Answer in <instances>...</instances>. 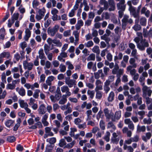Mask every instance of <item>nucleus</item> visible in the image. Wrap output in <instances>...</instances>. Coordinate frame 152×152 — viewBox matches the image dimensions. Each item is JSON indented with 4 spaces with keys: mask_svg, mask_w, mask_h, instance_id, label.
<instances>
[{
    "mask_svg": "<svg viewBox=\"0 0 152 152\" xmlns=\"http://www.w3.org/2000/svg\"><path fill=\"white\" fill-rule=\"evenodd\" d=\"M5 34V29L2 28L0 29V39H3Z\"/></svg>",
    "mask_w": 152,
    "mask_h": 152,
    "instance_id": "obj_37",
    "label": "nucleus"
},
{
    "mask_svg": "<svg viewBox=\"0 0 152 152\" xmlns=\"http://www.w3.org/2000/svg\"><path fill=\"white\" fill-rule=\"evenodd\" d=\"M110 84L107 81H106L104 83V89L106 93H107L110 90V88L109 87Z\"/></svg>",
    "mask_w": 152,
    "mask_h": 152,
    "instance_id": "obj_27",
    "label": "nucleus"
},
{
    "mask_svg": "<svg viewBox=\"0 0 152 152\" xmlns=\"http://www.w3.org/2000/svg\"><path fill=\"white\" fill-rule=\"evenodd\" d=\"M95 59V56L94 54L92 53L90 54L87 58V60L88 61H94Z\"/></svg>",
    "mask_w": 152,
    "mask_h": 152,
    "instance_id": "obj_35",
    "label": "nucleus"
},
{
    "mask_svg": "<svg viewBox=\"0 0 152 152\" xmlns=\"http://www.w3.org/2000/svg\"><path fill=\"white\" fill-rule=\"evenodd\" d=\"M117 7L118 10L124 11L126 8V6L124 4H122L120 3H118L117 4Z\"/></svg>",
    "mask_w": 152,
    "mask_h": 152,
    "instance_id": "obj_38",
    "label": "nucleus"
},
{
    "mask_svg": "<svg viewBox=\"0 0 152 152\" xmlns=\"http://www.w3.org/2000/svg\"><path fill=\"white\" fill-rule=\"evenodd\" d=\"M38 111L39 114L43 115L46 112V107L44 104H41L38 109Z\"/></svg>",
    "mask_w": 152,
    "mask_h": 152,
    "instance_id": "obj_13",
    "label": "nucleus"
},
{
    "mask_svg": "<svg viewBox=\"0 0 152 152\" xmlns=\"http://www.w3.org/2000/svg\"><path fill=\"white\" fill-rule=\"evenodd\" d=\"M66 144L65 139L62 138L60 140L58 145L61 147H63L64 146L66 145Z\"/></svg>",
    "mask_w": 152,
    "mask_h": 152,
    "instance_id": "obj_30",
    "label": "nucleus"
},
{
    "mask_svg": "<svg viewBox=\"0 0 152 152\" xmlns=\"http://www.w3.org/2000/svg\"><path fill=\"white\" fill-rule=\"evenodd\" d=\"M40 92V90L39 89L36 90L33 95V96L36 99L39 96V93Z\"/></svg>",
    "mask_w": 152,
    "mask_h": 152,
    "instance_id": "obj_46",
    "label": "nucleus"
},
{
    "mask_svg": "<svg viewBox=\"0 0 152 152\" xmlns=\"http://www.w3.org/2000/svg\"><path fill=\"white\" fill-rule=\"evenodd\" d=\"M115 96L114 93L113 91H111L108 97V100L109 102H111L113 100Z\"/></svg>",
    "mask_w": 152,
    "mask_h": 152,
    "instance_id": "obj_31",
    "label": "nucleus"
},
{
    "mask_svg": "<svg viewBox=\"0 0 152 152\" xmlns=\"http://www.w3.org/2000/svg\"><path fill=\"white\" fill-rule=\"evenodd\" d=\"M99 125L100 128L102 130H104L105 129V124L104 121L103 120H101L100 121Z\"/></svg>",
    "mask_w": 152,
    "mask_h": 152,
    "instance_id": "obj_59",
    "label": "nucleus"
},
{
    "mask_svg": "<svg viewBox=\"0 0 152 152\" xmlns=\"http://www.w3.org/2000/svg\"><path fill=\"white\" fill-rule=\"evenodd\" d=\"M76 141L75 140H73L71 142L67 144L65 147L66 148H71L73 147Z\"/></svg>",
    "mask_w": 152,
    "mask_h": 152,
    "instance_id": "obj_36",
    "label": "nucleus"
},
{
    "mask_svg": "<svg viewBox=\"0 0 152 152\" xmlns=\"http://www.w3.org/2000/svg\"><path fill=\"white\" fill-rule=\"evenodd\" d=\"M119 140L118 138L112 137L111 138V142L113 143L117 144L118 143Z\"/></svg>",
    "mask_w": 152,
    "mask_h": 152,
    "instance_id": "obj_51",
    "label": "nucleus"
},
{
    "mask_svg": "<svg viewBox=\"0 0 152 152\" xmlns=\"http://www.w3.org/2000/svg\"><path fill=\"white\" fill-rule=\"evenodd\" d=\"M18 102L21 107L24 108L28 113L31 112V110L28 108V105L24 100L19 99Z\"/></svg>",
    "mask_w": 152,
    "mask_h": 152,
    "instance_id": "obj_2",
    "label": "nucleus"
},
{
    "mask_svg": "<svg viewBox=\"0 0 152 152\" xmlns=\"http://www.w3.org/2000/svg\"><path fill=\"white\" fill-rule=\"evenodd\" d=\"M92 51L93 52L96 53L97 54H99L100 53L99 48L97 46H94L92 49Z\"/></svg>",
    "mask_w": 152,
    "mask_h": 152,
    "instance_id": "obj_40",
    "label": "nucleus"
},
{
    "mask_svg": "<svg viewBox=\"0 0 152 152\" xmlns=\"http://www.w3.org/2000/svg\"><path fill=\"white\" fill-rule=\"evenodd\" d=\"M47 141L49 142L50 144H53L56 141V138L54 137L48 138L47 139Z\"/></svg>",
    "mask_w": 152,
    "mask_h": 152,
    "instance_id": "obj_41",
    "label": "nucleus"
},
{
    "mask_svg": "<svg viewBox=\"0 0 152 152\" xmlns=\"http://www.w3.org/2000/svg\"><path fill=\"white\" fill-rule=\"evenodd\" d=\"M45 12V10L44 8L40 9L38 11V14L43 17H44Z\"/></svg>",
    "mask_w": 152,
    "mask_h": 152,
    "instance_id": "obj_52",
    "label": "nucleus"
},
{
    "mask_svg": "<svg viewBox=\"0 0 152 152\" xmlns=\"http://www.w3.org/2000/svg\"><path fill=\"white\" fill-rule=\"evenodd\" d=\"M51 23V20L50 19H48L44 23V26L46 28H47L50 25Z\"/></svg>",
    "mask_w": 152,
    "mask_h": 152,
    "instance_id": "obj_64",
    "label": "nucleus"
},
{
    "mask_svg": "<svg viewBox=\"0 0 152 152\" xmlns=\"http://www.w3.org/2000/svg\"><path fill=\"white\" fill-rule=\"evenodd\" d=\"M51 128L49 127H46L45 128V133L44 135V138H46L48 136H52L53 135V134L51 132Z\"/></svg>",
    "mask_w": 152,
    "mask_h": 152,
    "instance_id": "obj_9",
    "label": "nucleus"
},
{
    "mask_svg": "<svg viewBox=\"0 0 152 152\" xmlns=\"http://www.w3.org/2000/svg\"><path fill=\"white\" fill-rule=\"evenodd\" d=\"M6 75L5 73L3 72L1 75V79L2 81L5 83H7L6 80Z\"/></svg>",
    "mask_w": 152,
    "mask_h": 152,
    "instance_id": "obj_55",
    "label": "nucleus"
},
{
    "mask_svg": "<svg viewBox=\"0 0 152 152\" xmlns=\"http://www.w3.org/2000/svg\"><path fill=\"white\" fill-rule=\"evenodd\" d=\"M25 35L24 37V39L25 41L28 40L31 35V31L28 29H26L25 31Z\"/></svg>",
    "mask_w": 152,
    "mask_h": 152,
    "instance_id": "obj_23",
    "label": "nucleus"
},
{
    "mask_svg": "<svg viewBox=\"0 0 152 152\" xmlns=\"http://www.w3.org/2000/svg\"><path fill=\"white\" fill-rule=\"evenodd\" d=\"M115 76L113 75L110 76L108 77V79L106 80L110 84L111 82H113Z\"/></svg>",
    "mask_w": 152,
    "mask_h": 152,
    "instance_id": "obj_56",
    "label": "nucleus"
},
{
    "mask_svg": "<svg viewBox=\"0 0 152 152\" xmlns=\"http://www.w3.org/2000/svg\"><path fill=\"white\" fill-rule=\"evenodd\" d=\"M67 56V53L64 51H61V53L58 57L57 59L60 61L64 62L65 60L63 58L66 57Z\"/></svg>",
    "mask_w": 152,
    "mask_h": 152,
    "instance_id": "obj_11",
    "label": "nucleus"
},
{
    "mask_svg": "<svg viewBox=\"0 0 152 152\" xmlns=\"http://www.w3.org/2000/svg\"><path fill=\"white\" fill-rule=\"evenodd\" d=\"M85 45L87 48H89L92 46L94 43L92 41H89L85 44Z\"/></svg>",
    "mask_w": 152,
    "mask_h": 152,
    "instance_id": "obj_53",
    "label": "nucleus"
},
{
    "mask_svg": "<svg viewBox=\"0 0 152 152\" xmlns=\"http://www.w3.org/2000/svg\"><path fill=\"white\" fill-rule=\"evenodd\" d=\"M123 57V54L121 53H119L118 56H115L114 57V61L115 63H118L119 62L118 61V59L121 60L122 59Z\"/></svg>",
    "mask_w": 152,
    "mask_h": 152,
    "instance_id": "obj_33",
    "label": "nucleus"
},
{
    "mask_svg": "<svg viewBox=\"0 0 152 152\" xmlns=\"http://www.w3.org/2000/svg\"><path fill=\"white\" fill-rule=\"evenodd\" d=\"M129 10L130 14L133 16L134 18H136L138 16V13L137 11L136 12L135 8L133 7H129Z\"/></svg>",
    "mask_w": 152,
    "mask_h": 152,
    "instance_id": "obj_15",
    "label": "nucleus"
},
{
    "mask_svg": "<svg viewBox=\"0 0 152 152\" xmlns=\"http://www.w3.org/2000/svg\"><path fill=\"white\" fill-rule=\"evenodd\" d=\"M60 70L61 72H64L66 70V67L64 65L61 64L59 66Z\"/></svg>",
    "mask_w": 152,
    "mask_h": 152,
    "instance_id": "obj_58",
    "label": "nucleus"
},
{
    "mask_svg": "<svg viewBox=\"0 0 152 152\" xmlns=\"http://www.w3.org/2000/svg\"><path fill=\"white\" fill-rule=\"evenodd\" d=\"M15 121L11 119H8L5 122V126L8 128L12 126L13 125Z\"/></svg>",
    "mask_w": 152,
    "mask_h": 152,
    "instance_id": "obj_21",
    "label": "nucleus"
},
{
    "mask_svg": "<svg viewBox=\"0 0 152 152\" xmlns=\"http://www.w3.org/2000/svg\"><path fill=\"white\" fill-rule=\"evenodd\" d=\"M39 3L37 0H34L32 2L33 7L34 8H36L39 5Z\"/></svg>",
    "mask_w": 152,
    "mask_h": 152,
    "instance_id": "obj_62",
    "label": "nucleus"
},
{
    "mask_svg": "<svg viewBox=\"0 0 152 152\" xmlns=\"http://www.w3.org/2000/svg\"><path fill=\"white\" fill-rule=\"evenodd\" d=\"M16 90L21 96H23L25 95L26 91L25 89L23 87H21L20 88H16Z\"/></svg>",
    "mask_w": 152,
    "mask_h": 152,
    "instance_id": "obj_18",
    "label": "nucleus"
},
{
    "mask_svg": "<svg viewBox=\"0 0 152 152\" xmlns=\"http://www.w3.org/2000/svg\"><path fill=\"white\" fill-rule=\"evenodd\" d=\"M55 78L53 76H50L47 78V79L46 80V82L48 85L50 86L51 85L52 82L53 81Z\"/></svg>",
    "mask_w": 152,
    "mask_h": 152,
    "instance_id": "obj_26",
    "label": "nucleus"
},
{
    "mask_svg": "<svg viewBox=\"0 0 152 152\" xmlns=\"http://www.w3.org/2000/svg\"><path fill=\"white\" fill-rule=\"evenodd\" d=\"M102 18L105 17V19L107 20L110 18V15L107 12L103 13L102 15Z\"/></svg>",
    "mask_w": 152,
    "mask_h": 152,
    "instance_id": "obj_54",
    "label": "nucleus"
},
{
    "mask_svg": "<svg viewBox=\"0 0 152 152\" xmlns=\"http://www.w3.org/2000/svg\"><path fill=\"white\" fill-rule=\"evenodd\" d=\"M58 10L55 8H53L51 10V13L52 15H54L57 14L58 13Z\"/></svg>",
    "mask_w": 152,
    "mask_h": 152,
    "instance_id": "obj_61",
    "label": "nucleus"
},
{
    "mask_svg": "<svg viewBox=\"0 0 152 152\" xmlns=\"http://www.w3.org/2000/svg\"><path fill=\"white\" fill-rule=\"evenodd\" d=\"M15 87L12 83H9L7 85L6 88L7 89L13 90L14 89Z\"/></svg>",
    "mask_w": 152,
    "mask_h": 152,
    "instance_id": "obj_49",
    "label": "nucleus"
},
{
    "mask_svg": "<svg viewBox=\"0 0 152 152\" xmlns=\"http://www.w3.org/2000/svg\"><path fill=\"white\" fill-rule=\"evenodd\" d=\"M96 87L95 90V91L101 90L102 89L103 83L99 80H97L95 82Z\"/></svg>",
    "mask_w": 152,
    "mask_h": 152,
    "instance_id": "obj_10",
    "label": "nucleus"
},
{
    "mask_svg": "<svg viewBox=\"0 0 152 152\" xmlns=\"http://www.w3.org/2000/svg\"><path fill=\"white\" fill-rule=\"evenodd\" d=\"M8 141L10 142H12L15 140V138L13 136H9L7 138Z\"/></svg>",
    "mask_w": 152,
    "mask_h": 152,
    "instance_id": "obj_63",
    "label": "nucleus"
},
{
    "mask_svg": "<svg viewBox=\"0 0 152 152\" xmlns=\"http://www.w3.org/2000/svg\"><path fill=\"white\" fill-rule=\"evenodd\" d=\"M151 134L150 132H147L146 133L145 135L142 136V139L145 142H146L149 140L151 137Z\"/></svg>",
    "mask_w": 152,
    "mask_h": 152,
    "instance_id": "obj_20",
    "label": "nucleus"
},
{
    "mask_svg": "<svg viewBox=\"0 0 152 152\" xmlns=\"http://www.w3.org/2000/svg\"><path fill=\"white\" fill-rule=\"evenodd\" d=\"M66 65L68 66V68L69 69L72 70L74 68V67L72 64L69 61H67L66 63Z\"/></svg>",
    "mask_w": 152,
    "mask_h": 152,
    "instance_id": "obj_48",
    "label": "nucleus"
},
{
    "mask_svg": "<svg viewBox=\"0 0 152 152\" xmlns=\"http://www.w3.org/2000/svg\"><path fill=\"white\" fill-rule=\"evenodd\" d=\"M79 30H77L76 31H73L72 34L74 35L75 39V42L74 43V45H77L78 44V42L79 40V34H80V31Z\"/></svg>",
    "mask_w": 152,
    "mask_h": 152,
    "instance_id": "obj_8",
    "label": "nucleus"
},
{
    "mask_svg": "<svg viewBox=\"0 0 152 152\" xmlns=\"http://www.w3.org/2000/svg\"><path fill=\"white\" fill-rule=\"evenodd\" d=\"M44 50L45 54L48 53L50 50V47L47 44H45L44 45Z\"/></svg>",
    "mask_w": 152,
    "mask_h": 152,
    "instance_id": "obj_50",
    "label": "nucleus"
},
{
    "mask_svg": "<svg viewBox=\"0 0 152 152\" xmlns=\"http://www.w3.org/2000/svg\"><path fill=\"white\" fill-rule=\"evenodd\" d=\"M150 13V11L148 10L147 8L145 7H143L141 10V14H144L147 17H149Z\"/></svg>",
    "mask_w": 152,
    "mask_h": 152,
    "instance_id": "obj_19",
    "label": "nucleus"
},
{
    "mask_svg": "<svg viewBox=\"0 0 152 152\" xmlns=\"http://www.w3.org/2000/svg\"><path fill=\"white\" fill-rule=\"evenodd\" d=\"M146 129L145 127V126H140L139 124L137 126V132H144Z\"/></svg>",
    "mask_w": 152,
    "mask_h": 152,
    "instance_id": "obj_29",
    "label": "nucleus"
},
{
    "mask_svg": "<svg viewBox=\"0 0 152 152\" xmlns=\"http://www.w3.org/2000/svg\"><path fill=\"white\" fill-rule=\"evenodd\" d=\"M83 22L82 20H78L77 23L75 25V28L76 30H79L81 27L83 26Z\"/></svg>",
    "mask_w": 152,
    "mask_h": 152,
    "instance_id": "obj_25",
    "label": "nucleus"
},
{
    "mask_svg": "<svg viewBox=\"0 0 152 152\" xmlns=\"http://www.w3.org/2000/svg\"><path fill=\"white\" fill-rule=\"evenodd\" d=\"M142 96L144 97L146 96L147 94L149 96H150L152 93V91L146 86H143L142 89Z\"/></svg>",
    "mask_w": 152,
    "mask_h": 152,
    "instance_id": "obj_3",
    "label": "nucleus"
},
{
    "mask_svg": "<svg viewBox=\"0 0 152 152\" xmlns=\"http://www.w3.org/2000/svg\"><path fill=\"white\" fill-rule=\"evenodd\" d=\"M71 31L70 30H67L65 31L63 34V36L65 37H67L70 36Z\"/></svg>",
    "mask_w": 152,
    "mask_h": 152,
    "instance_id": "obj_42",
    "label": "nucleus"
},
{
    "mask_svg": "<svg viewBox=\"0 0 152 152\" xmlns=\"http://www.w3.org/2000/svg\"><path fill=\"white\" fill-rule=\"evenodd\" d=\"M148 46V44L147 41L142 39L140 41V44H138L137 45V48L141 50H144L145 47H147Z\"/></svg>",
    "mask_w": 152,
    "mask_h": 152,
    "instance_id": "obj_5",
    "label": "nucleus"
},
{
    "mask_svg": "<svg viewBox=\"0 0 152 152\" xmlns=\"http://www.w3.org/2000/svg\"><path fill=\"white\" fill-rule=\"evenodd\" d=\"M23 65L25 69L31 70L32 69L34 64L33 63L31 62H28L26 61H23Z\"/></svg>",
    "mask_w": 152,
    "mask_h": 152,
    "instance_id": "obj_6",
    "label": "nucleus"
},
{
    "mask_svg": "<svg viewBox=\"0 0 152 152\" xmlns=\"http://www.w3.org/2000/svg\"><path fill=\"white\" fill-rule=\"evenodd\" d=\"M107 128L110 129V131L113 132L116 129V127L114 124L111 122H110L107 124Z\"/></svg>",
    "mask_w": 152,
    "mask_h": 152,
    "instance_id": "obj_22",
    "label": "nucleus"
},
{
    "mask_svg": "<svg viewBox=\"0 0 152 152\" xmlns=\"http://www.w3.org/2000/svg\"><path fill=\"white\" fill-rule=\"evenodd\" d=\"M138 21L137 20H136L135 22V25L132 27V28L135 31L140 30L141 29L140 26L138 24Z\"/></svg>",
    "mask_w": 152,
    "mask_h": 152,
    "instance_id": "obj_24",
    "label": "nucleus"
},
{
    "mask_svg": "<svg viewBox=\"0 0 152 152\" xmlns=\"http://www.w3.org/2000/svg\"><path fill=\"white\" fill-rule=\"evenodd\" d=\"M119 67L118 63H115L114 67L112 71V73L113 74H116L117 73L119 69Z\"/></svg>",
    "mask_w": 152,
    "mask_h": 152,
    "instance_id": "obj_32",
    "label": "nucleus"
},
{
    "mask_svg": "<svg viewBox=\"0 0 152 152\" xmlns=\"http://www.w3.org/2000/svg\"><path fill=\"white\" fill-rule=\"evenodd\" d=\"M19 14L18 13H15L12 15V20L15 22L16 20H17L19 17Z\"/></svg>",
    "mask_w": 152,
    "mask_h": 152,
    "instance_id": "obj_45",
    "label": "nucleus"
},
{
    "mask_svg": "<svg viewBox=\"0 0 152 152\" xmlns=\"http://www.w3.org/2000/svg\"><path fill=\"white\" fill-rule=\"evenodd\" d=\"M61 89L62 93H66V94L65 96H69L71 95V93L69 91V89L67 86L66 85L63 86L61 87Z\"/></svg>",
    "mask_w": 152,
    "mask_h": 152,
    "instance_id": "obj_7",
    "label": "nucleus"
},
{
    "mask_svg": "<svg viewBox=\"0 0 152 152\" xmlns=\"http://www.w3.org/2000/svg\"><path fill=\"white\" fill-rule=\"evenodd\" d=\"M123 22L122 25L124 24L125 25H126V23H131L133 22L132 20L131 19H129V17L128 16L125 15L124 16L122 20Z\"/></svg>",
    "mask_w": 152,
    "mask_h": 152,
    "instance_id": "obj_16",
    "label": "nucleus"
},
{
    "mask_svg": "<svg viewBox=\"0 0 152 152\" xmlns=\"http://www.w3.org/2000/svg\"><path fill=\"white\" fill-rule=\"evenodd\" d=\"M59 28V26L56 24L53 28L49 27L47 30V32L48 34L51 36L53 37L55 36L56 32L58 31Z\"/></svg>",
    "mask_w": 152,
    "mask_h": 152,
    "instance_id": "obj_1",
    "label": "nucleus"
},
{
    "mask_svg": "<svg viewBox=\"0 0 152 152\" xmlns=\"http://www.w3.org/2000/svg\"><path fill=\"white\" fill-rule=\"evenodd\" d=\"M143 122L145 124H150L152 123V121L150 118H145L143 120Z\"/></svg>",
    "mask_w": 152,
    "mask_h": 152,
    "instance_id": "obj_44",
    "label": "nucleus"
},
{
    "mask_svg": "<svg viewBox=\"0 0 152 152\" xmlns=\"http://www.w3.org/2000/svg\"><path fill=\"white\" fill-rule=\"evenodd\" d=\"M67 101L66 97H63L59 102V103L61 104H65Z\"/></svg>",
    "mask_w": 152,
    "mask_h": 152,
    "instance_id": "obj_57",
    "label": "nucleus"
},
{
    "mask_svg": "<svg viewBox=\"0 0 152 152\" xmlns=\"http://www.w3.org/2000/svg\"><path fill=\"white\" fill-rule=\"evenodd\" d=\"M39 58L41 59H43L45 57V56L42 49H41L38 51Z\"/></svg>",
    "mask_w": 152,
    "mask_h": 152,
    "instance_id": "obj_34",
    "label": "nucleus"
},
{
    "mask_svg": "<svg viewBox=\"0 0 152 152\" xmlns=\"http://www.w3.org/2000/svg\"><path fill=\"white\" fill-rule=\"evenodd\" d=\"M104 113L107 118L112 119L114 114L112 111H110L107 108H105L104 110Z\"/></svg>",
    "mask_w": 152,
    "mask_h": 152,
    "instance_id": "obj_12",
    "label": "nucleus"
},
{
    "mask_svg": "<svg viewBox=\"0 0 152 152\" xmlns=\"http://www.w3.org/2000/svg\"><path fill=\"white\" fill-rule=\"evenodd\" d=\"M45 66L44 67L45 69L46 68L49 69L50 67L51 63L49 61H47L45 62Z\"/></svg>",
    "mask_w": 152,
    "mask_h": 152,
    "instance_id": "obj_60",
    "label": "nucleus"
},
{
    "mask_svg": "<svg viewBox=\"0 0 152 152\" xmlns=\"http://www.w3.org/2000/svg\"><path fill=\"white\" fill-rule=\"evenodd\" d=\"M87 67L88 69H92L93 71L95 72L96 70V64H94V63L92 61L88 62L87 64Z\"/></svg>",
    "mask_w": 152,
    "mask_h": 152,
    "instance_id": "obj_14",
    "label": "nucleus"
},
{
    "mask_svg": "<svg viewBox=\"0 0 152 152\" xmlns=\"http://www.w3.org/2000/svg\"><path fill=\"white\" fill-rule=\"evenodd\" d=\"M121 111H118L115 113V116H112V120L113 121H115L116 120H119L121 117Z\"/></svg>",
    "mask_w": 152,
    "mask_h": 152,
    "instance_id": "obj_17",
    "label": "nucleus"
},
{
    "mask_svg": "<svg viewBox=\"0 0 152 152\" xmlns=\"http://www.w3.org/2000/svg\"><path fill=\"white\" fill-rule=\"evenodd\" d=\"M65 82L66 84L67 85L69 88H71L76 85L75 80L70 79L69 77L65 78Z\"/></svg>",
    "mask_w": 152,
    "mask_h": 152,
    "instance_id": "obj_4",
    "label": "nucleus"
},
{
    "mask_svg": "<svg viewBox=\"0 0 152 152\" xmlns=\"http://www.w3.org/2000/svg\"><path fill=\"white\" fill-rule=\"evenodd\" d=\"M87 93L91 99H92L93 98L95 94V92L94 91L88 90L87 91Z\"/></svg>",
    "mask_w": 152,
    "mask_h": 152,
    "instance_id": "obj_43",
    "label": "nucleus"
},
{
    "mask_svg": "<svg viewBox=\"0 0 152 152\" xmlns=\"http://www.w3.org/2000/svg\"><path fill=\"white\" fill-rule=\"evenodd\" d=\"M140 23L141 25L143 26L146 25L147 23L146 18L145 17L141 18L140 20Z\"/></svg>",
    "mask_w": 152,
    "mask_h": 152,
    "instance_id": "obj_39",
    "label": "nucleus"
},
{
    "mask_svg": "<svg viewBox=\"0 0 152 152\" xmlns=\"http://www.w3.org/2000/svg\"><path fill=\"white\" fill-rule=\"evenodd\" d=\"M10 56V53L9 52H4L0 54V56L3 59V58L6 57L9 58Z\"/></svg>",
    "mask_w": 152,
    "mask_h": 152,
    "instance_id": "obj_28",
    "label": "nucleus"
},
{
    "mask_svg": "<svg viewBox=\"0 0 152 152\" xmlns=\"http://www.w3.org/2000/svg\"><path fill=\"white\" fill-rule=\"evenodd\" d=\"M96 94V98L98 99H101L102 97V92L99 91H95Z\"/></svg>",
    "mask_w": 152,
    "mask_h": 152,
    "instance_id": "obj_47",
    "label": "nucleus"
}]
</instances>
